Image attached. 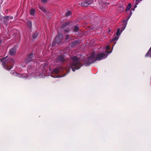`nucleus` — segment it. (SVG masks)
Wrapping results in <instances>:
<instances>
[{
	"mask_svg": "<svg viewBox=\"0 0 151 151\" xmlns=\"http://www.w3.org/2000/svg\"><path fill=\"white\" fill-rule=\"evenodd\" d=\"M107 57L104 53H101L98 54L96 56L94 52H92L90 55L85 60L84 64L86 66H88L97 60H100L104 59Z\"/></svg>",
	"mask_w": 151,
	"mask_h": 151,
	"instance_id": "nucleus-1",
	"label": "nucleus"
},
{
	"mask_svg": "<svg viewBox=\"0 0 151 151\" xmlns=\"http://www.w3.org/2000/svg\"><path fill=\"white\" fill-rule=\"evenodd\" d=\"M1 62H3L2 65L3 68L7 70H9L13 67L14 60L11 58H4L0 59Z\"/></svg>",
	"mask_w": 151,
	"mask_h": 151,
	"instance_id": "nucleus-2",
	"label": "nucleus"
},
{
	"mask_svg": "<svg viewBox=\"0 0 151 151\" xmlns=\"http://www.w3.org/2000/svg\"><path fill=\"white\" fill-rule=\"evenodd\" d=\"M72 61L70 63V66L73 71H75L76 70L80 68L82 66V64L79 62L80 58L76 56H74L71 58Z\"/></svg>",
	"mask_w": 151,
	"mask_h": 151,
	"instance_id": "nucleus-3",
	"label": "nucleus"
},
{
	"mask_svg": "<svg viewBox=\"0 0 151 151\" xmlns=\"http://www.w3.org/2000/svg\"><path fill=\"white\" fill-rule=\"evenodd\" d=\"M63 38V34L61 33H59L56 37L55 41L53 42L52 45V46H54L56 43L58 44L60 43L61 42Z\"/></svg>",
	"mask_w": 151,
	"mask_h": 151,
	"instance_id": "nucleus-4",
	"label": "nucleus"
},
{
	"mask_svg": "<svg viewBox=\"0 0 151 151\" xmlns=\"http://www.w3.org/2000/svg\"><path fill=\"white\" fill-rule=\"evenodd\" d=\"M64 56L63 55H60L55 60L56 62H59L61 63H63L65 61Z\"/></svg>",
	"mask_w": 151,
	"mask_h": 151,
	"instance_id": "nucleus-5",
	"label": "nucleus"
},
{
	"mask_svg": "<svg viewBox=\"0 0 151 151\" xmlns=\"http://www.w3.org/2000/svg\"><path fill=\"white\" fill-rule=\"evenodd\" d=\"M34 54L32 52L30 53L28 56V58L25 60L26 63H28L33 61Z\"/></svg>",
	"mask_w": 151,
	"mask_h": 151,
	"instance_id": "nucleus-6",
	"label": "nucleus"
},
{
	"mask_svg": "<svg viewBox=\"0 0 151 151\" xmlns=\"http://www.w3.org/2000/svg\"><path fill=\"white\" fill-rule=\"evenodd\" d=\"M93 2V0H84L81 4L82 6H86L92 4Z\"/></svg>",
	"mask_w": 151,
	"mask_h": 151,
	"instance_id": "nucleus-7",
	"label": "nucleus"
},
{
	"mask_svg": "<svg viewBox=\"0 0 151 151\" xmlns=\"http://www.w3.org/2000/svg\"><path fill=\"white\" fill-rule=\"evenodd\" d=\"M16 51V46H14L10 50L9 53L11 55H13L15 54Z\"/></svg>",
	"mask_w": 151,
	"mask_h": 151,
	"instance_id": "nucleus-8",
	"label": "nucleus"
},
{
	"mask_svg": "<svg viewBox=\"0 0 151 151\" xmlns=\"http://www.w3.org/2000/svg\"><path fill=\"white\" fill-rule=\"evenodd\" d=\"M79 41L78 40H76L73 42H72L71 44V46L73 47L77 44H79Z\"/></svg>",
	"mask_w": 151,
	"mask_h": 151,
	"instance_id": "nucleus-9",
	"label": "nucleus"
},
{
	"mask_svg": "<svg viewBox=\"0 0 151 151\" xmlns=\"http://www.w3.org/2000/svg\"><path fill=\"white\" fill-rule=\"evenodd\" d=\"M9 17L8 16L4 17L2 18L3 20V22L5 23L9 21Z\"/></svg>",
	"mask_w": 151,
	"mask_h": 151,
	"instance_id": "nucleus-10",
	"label": "nucleus"
},
{
	"mask_svg": "<svg viewBox=\"0 0 151 151\" xmlns=\"http://www.w3.org/2000/svg\"><path fill=\"white\" fill-rule=\"evenodd\" d=\"M106 4H103L102 6L100 7V9L102 11H104L106 9Z\"/></svg>",
	"mask_w": 151,
	"mask_h": 151,
	"instance_id": "nucleus-11",
	"label": "nucleus"
},
{
	"mask_svg": "<svg viewBox=\"0 0 151 151\" xmlns=\"http://www.w3.org/2000/svg\"><path fill=\"white\" fill-rule=\"evenodd\" d=\"M145 56L147 57L149 56L151 57V47L150 48L149 50L148 51V52L145 55Z\"/></svg>",
	"mask_w": 151,
	"mask_h": 151,
	"instance_id": "nucleus-12",
	"label": "nucleus"
},
{
	"mask_svg": "<svg viewBox=\"0 0 151 151\" xmlns=\"http://www.w3.org/2000/svg\"><path fill=\"white\" fill-rule=\"evenodd\" d=\"M131 7V4L130 3H129L128 6H127L126 8L125 9V12L127 13L129 11Z\"/></svg>",
	"mask_w": 151,
	"mask_h": 151,
	"instance_id": "nucleus-13",
	"label": "nucleus"
},
{
	"mask_svg": "<svg viewBox=\"0 0 151 151\" xmlns=\"http://www.w3.org/2000/svg\"><path fill=\"white\" fill-rule=\"evenodd\" d=\"M72 38V36L67 34L65 36V39L66 40H70Z\"/></svg>",
	"mask_w": 151,
	"mask_h": 151,
	"instance_id": "nucleus-14",
	"label": "nucleus"
},
{
	"mask_svg": "<svg viewBox=\"0 0 151 151\" xmlns=\"http://www.w3.org/2000/svg\"><path fill=\"white\" fill-rule=\"evenodd\" d=\"M70 23L68 22H66L64 23L62 26L61 27L62 28H63L65 27H66L67 25H68Z\"/></svg>",
	"mask_w": 151,
	"mask_h": 151,
	"instance_id": "nucleus-15",
	"label": "nucleus"
},
{
	"mask_svg": "<svg viewBox=\"0 0 151 151\" xmlns=\"http://www.w3.org/2000/svg\"><path fill=\"white\" fill-rule=\"evenodd\" d=\"M38 34V32L36 31L35 33L32 36V38L33 39H35L37 38Z\"/></svg>",
	"mask_w": 151,
	"mask_h": 151,
	"instance_id": "nucleus-16",
	"label": "nucleus"
},
{
	"mask_svg": "<svg viewBox=\"0 0 151 151\" xmlns=\"http://www.w3.org/2000/svg\"><path fill=\"white\" fill-rule=\"evenodd\" d=\"M79 30V28L77 26H75L73 29V31L75 32H77Z\"/></svg>",
	"mask_w": 151,
	"mask_h": 151,
	"instance_id": "nucleus-17",
	"label": "nucleus"
},
{
	"mask_svg": "<svg viewBox=\"0 0 151 151\" xmlns=\"http://www.w3.org/2000/svg\"><path fill=\"white\" fill-rule=\"evenodd\" d=\"M27 26L29 28H31L32 26V22L30 21H28L27 22Z\"/></svg>",
	"mask_w": 151,
	"mask_h": 151,
	"instance_id": "nucleus-18",
	"label": "nucleus"
},
{
	"mask_svg": "<svg viewBox=\"0 0 151 151\" xmlns=\"http://www.w3.org/2000/svg\"><path fill=\"white\" fill-rule=\"evenodd\" d=\"M60 72L58 68H56L54 69L53 70V72L55 74H58Z\"/></svg>",
	"mask_w": 151,
	"mask_h": 151,
	"instance_id": "nucleus-19",
	"label": "nucleus"
},
{
	"mask_svg": "<svg viewBox=\"0 0 151 151\" xmlns=\"http://www.w3.org/2000/svg\"><path fill=\"white\" fill-rule=\"evenodd\" d=\"M132 10H131L130 11L129 13L128 14V15L127 16V20H128L130 17L132 15Z\"/></svg>",
	"mask_w": 151,
	"mask_h": 151,
	"instance_id": "nucleus-20",
	"label": "nucleus"
},
{
	"mask_svg": "<svg viewBox=\"0 0 151 151\" xmlns=\"http://www.w3.org/2000/svg\"><path fill=\"white\" fill-rule=\"evenodd\" d=\"M35 10L34 9H32L30 11V14L33 16L35 14Z\"/></svg>",
	"mask_w": 151,
	"mask_h": 151,
	"instance_id": "nucleus-21",
	"label": "nucleus"
},
{
	"mask_svg": "<svg viewBox=\"0 0 151 151\" xmlns=\"http://www.w3.org/2000/svg\"><path fill=\"white\" fill-rule=\"evenodd\" d=\"M121 32H120V28H119L117 29L116 32V35H120L121 33Z\"/></svg>",
	"mask_w": 151,
	"mask_h": 151,
	"instance_id": "nucleus-22",
	"label": "nucleus"
},
{
	"mask_svg": "<svg viewBox=\"0 0 151 151\" xmlns=\"http://www.w3.org/2000/svg\"><path fill=\"white\" fill-rule=\"evenodd\" d=\"M126 24H125L123 25L121 29V32H122L125 29L126 26Z\"/></svg>",
	"mask_w": 151,
	"mask_h": 151,
	"instance_id": "nucleus-23",
	"label": "nucleus"
},
{
	"mask_svg": "<svg viewBox=\"0 0 151 151\" xmlns=\"http://www.w3.org/2000/svg\"><path fill=\"white\" fill-rule=\"evenodd\" d=\"M118 37H115L114 38H112L111 41H114L115 40H116L118 39Z\"/></svg>",
	"mask_w": 151,
	"mask_h": 151,
	"instance_id": "nucleus-24",
	"label": "nucleus"
},
{
	"mask_svg": "<svg viewBox=\"0 0 151 151\" xmlns=\"http://www.w3.org/2000/svg\"><path fill=\"white\" fill-rule=\"evenodd\" d=\"M71 13V12L70 11H68L65 14V16H69Z\"/></svg>",
	"mask_w": 151,
	"mask_h": 151,
	"instance_id": "nucleus-25",
	"label": "nucleus"
},
{
	"mask_svg": "<svg viewBox=\"0 0 151 151\" xmlns=\"http://www.w3.org/2000/svg\"><path fill=\"white\" fill-rule=\"evenodd\" d=\"M119 8L120 9V10H121L120 12H123L124 10V7H123V6H121V7H119Z\"/></svg>",
	"mask_w": 151,
	"mask_h": 151,
	"instance_id": "nucleus-26",
	"label": "nucleus"
},
{
	"mask_svg": "<svg viewBox=\"0 0 151 151\" xmlns=\"http://www.w3.org/2000/svg\"><path fill=\"white\" fill-rule=\"evenodd\" d=\"M69 31V28L67 29H65L64 32L65 33H68Z\"/></svg>",
	"mask_w": 151,
	"mask_h": 151,
	"instance_id": "nucleus-27",
	"label": "nucleus"
},
{
	"mask_svg": "<svg viewBox=\"0 0 151 151\" xmlns=\"http://www.w3.org/2000/svg\"><path fill=\"white\" fill-rule=\"evenodd\" d=\"M39 8L42 10L43 12H45L46 11V10L45 9H44V8H43L42 7H39Z\"/></svg>",
	"mask_w": 151,
	"mask_h": 151,
	"instance_id": "nucleus-28",
	"label": "nucleus"
},
{
	"mask_svg": "<svg viewBox=\"0 0 151 151\" xmlns=\"http://www.w3.org/2000/svg\"><path fill=\"white\" fill-rule=\"evenodd\" d=\"M106 49L107 50H109L110 49V47L109 45H107L106 47Z\"/></svg>",
	"mask_w": 151,
	"mask_h": 151,
	"instance_id": "nucleus-29",
	"label": "nucleus"
},
{
	"mask_svg": "<svg viewBox=\"0 0 151 151\" xmlns=\"http://www.w3.org/2000/svg\"><path fill=\"white\" fill-rule=\"evenodd\" d=\"M16 74L17 75V76L18 77H22V75L21 74H18L16 73Z\"/></svg>",
	"mask_w": 151,
	"mask_h": 151,
	"instance_id": "nucleus-30",
	"label": "nucleus"
},
{
	"mask_svg": "<svg viewBox=\"0 0 151 151\" xmlns=\"http://www.w3.org/2000/svg\"><path fill=\"white\" fill-rule=\"evenodd\" d=\"M137 3L136 4H135V5L134 8L132 9H131V10H132H132L133 11H134V9H135V8L136 7H137L136 5H137Z\"/></svg>",
	"mask_w": 151,
	"mask_h": 151,
	"instance_id": "nucleus-31",
	"label": "nucleus"
},
{
	"mask_svg": "<svg viewBox=\"0 0 151 151\" xmlns=\"http://www.w3.org/2000/svg\"><path fill=\"white\" fill-rule=\"evenodd\" d=\"M47 0H41L42 2L43 3H45L47 1Z\"/></svg>",
	"mask_w": 151,
	"mask_h": 151,
	"instance_id": "nucleus-32",
	"label": "nucleus"
},
{
	"mask_svg": "<svg viewBox=\"0 0 151 151\" xmlns=\"http://www.w3.org/2000/svg\"><path fill=\"white\" fill-rule=\"evenodd\" d=\"M10 73L12 75H13L14 74V72H13V71H12Z\"/></svg>",
	"mask_w": 151,
	"mask_h": 151,
	"instance_id": "nucleus-33",
	"label": "nucleus"
},
{
	"mask_svg": "<svg viewBox=\"0 0 151 151\" xmlns=\"http://www.w3.org/2000/svg\"><path fill=\"white\" fill-rule=\"evenodd\" d=\"M13 18V17H10V19H12Z\"/></svg>",
	"mask_w": 151,
	"mask_h": 151,
	"instance_id": "nucleus-34",
	"label": "nucleus"
},
{
	"mask_svg": "<svg viewBox=\"0 0 151 151\" xmlns=\"http://www.w3.org/2000/svg\"><path fill=\"white\" fill-rule=\"evenodd\" d=\"M136 0L137 1H138V2H139V1H142V0Z\"/></svg>",
	"mask_w": 151,
	"mask_h": 151,
	"instance_id": "nucleus-35",
	"label": "nucleus"
},
{
	"mask_svg": "<svg viewBox=\"0 0 151 151\" xmlns=\"http://www.w3.org/2000/svg\"><path fill=\"white\" fill-rule=\"evenodd\" d=\"M106 52H107V53H110L111 52H108L107 51H106Z\"/></svg>",
	"mask_w": 151,
	"mask_h": 151,
	"instance_id": "nucleus-36",
	"label": "nucleus"
},
{
	"mask_svg": "<svg viewBox=\"0 0 151 151\" xmlns=\"http://www.w3.org/2000/svg\"><path fill=\"white\" fill-rule=\"evenodd\" d=\"M1 41H0V45L1 44Z\"/></svg>",
	"mask_w": 151,
	"mask_h": 151,
	"instance_id": "nucleus-37",
	"label": "nucleus"
}]
</instances>
